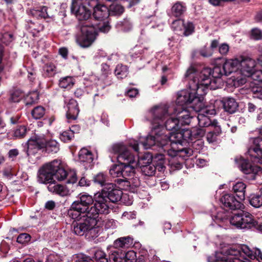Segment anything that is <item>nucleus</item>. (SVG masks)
I'll list each match as a JSON object with an SVG mask.
<instances>
[{
    "label": "nucleus",
    "instance_id": "aec40b11",
    "mask_svg": "<svg viewBox=\"0 0 262 262\" xmlns=\"http://www.w3.org/2000/svg\"><path fill=\"white\" fill-rule=\"evenodd\" d=\"M48 190L61 196H67L71 194V190L67 186L58 184L55 181L48 186Z\"/></svg>",
    "mask_w": 262,
    "mask_h": 262
},
{
    "label": "nucleus",
    "instance_id": "864d4df0",
    "mask_svg": "<svg viewBox=\"0 0 262 262\" xmlns=\"http://www.w3.org/2000/svg\"><path fill=\"white\" fill-rule=\"evenodd\" d=\"M13 39V35L11 33L6 32L0 35V41L6 45H8Z\"/></svg>",
    "mask_w": 262,
    "mask_h": 262
},
{
    "label": "nucleus",
    "instance_id": "69168bd1",
    "mask_svg": "<svg viewBox=\"0 0 262 262\" xmlns=\"http://www.w3.org/2000/svg\"><path fill=\"white\" fill-rule=\"evenodd\" d=\"M104 222L106 229H114L116 227V222L113 219H107Z\"/></svg>",
    "mask_w": 262,
    "mask_h": 262
},
{
    "label": "nucleus",
    "instance_id": "4c0bfd02",
    "mask_svg": "<svg viewBox=\"0 0 262 262\" xmlns=\"http://www.w3.org/2000/svg\"><path fill=\"white\" fill-rule=\"evenodd\" d=\"M78 200L86 207H91L95 203V195L93 198L91 195L86 194H80Z\"/></svg>",
    "mask_w": 262,
    "mask_h": 262
},
{
    "label": "nucleus",
    "instance_id": "774afa93",
    "mask_svg": "<svg viewBox=\"0 0 262 262\" xmlns=\"http://www.w3.org/2000/svg\"><path fill=\"white\" fill-rule=\"evenodd\" d=\"M254 97L262 100V87L257 86L252 89Z\"/></svg>",
    "mask_w": 262,
    "mask_h": 262
},
{
    "label": "nucleus",
    "instance_id": "f257e3e1",
    "mask_svg": "<svg viewBox=\"0 0 262 262\" xmlns=\"http://www.w3.org/2000/svg\"><path fill=\"white\" fill-rule=\"evenodd\" d=\"M170 109L171 108L167 105L162 104L154 107L149 111V114L152 117L151 121L153 124L151 134L146 138H140L139 141H130L129 146L135 151H138V145L140 142L145 149L157 146L160 152L163 151L165 155L170 157L171 158L179 157L178 148L175 149L174 147H171V144L174 143L170 140V136H167L164 133L165 129L163 126V121L171 113ZM172 109L174 110V108Z\"/></svg>",
    "mask_w": 262,
    "mask_h": 262
},
{
    "label": "nucleus",
    "instance_id": "a18cd8bd",
    "mask_svg": "<svg viewBox=\"0 0 262 262\" xmlns=\"http://www.w3.org/2000/svg\"><path fill=\"white\" fill-rule=\"evenodd\" d=\"M117 26L124 31H128L132 28V24L127 19H124L117 23Z\"/></svg>",
    "mask_w": 262,
    "mask_h": 262
},
{
    "label": "nucleus",
    "instance_id": "13d9d810",
    "mask_svg": "<svg viewBox=\"0 0 262 262\" xmlns=\"http://www.w3.org/2000/svg\"><path fill=\"white\" fill-rule=\"evenodd\" d=\"M23 96V94L20 91L16 90L11 94L10 100L13 102H18Z\"/></svg>",
    "mask_w": 262,
    "mask_h": 262
},
{
    "label": "nucleus",
    "instance_id": "a19ab883",
    "mask_svg": "<svg viewBox=\"0 0 262 262\" xmlns=\"http://www.w3.org/2000/svg\"><path fill=\"white\" fill-rule=\"evenodd\" d=\"M249 201L250 204L255 208H259L262 206V199L259 193L252 194L250 195Z\"/></svg>",
    "mask_w": 262,
    "mask_h": 262
},
{
    "label": "nucleus",
    "instance_id": "c9c22d12",
    "mask_svg": "<svg viewBox=\"0 0 262 262\" xmlns=\"http://www.w3.org/2000/svg\"><path fill=\"white\" fill-rule=\"evenodd\" d=\"M110 15H120L124 11V7L117 2H114L110 5L108 8Z\"/></svg>",
    "mask_w": 262,
    "mask_h": 262
},
{
    "label": "nucleus",
    "instance_id": "6e6d98bb",
    "mask_svg": "<svg viewBox=\"0 0 262 262\" xmlns=\"http://www.w3.org/2000/svg\"><path fill=\"white\" fill-rule=\"evenodd\" d=\"M129 181L130 183V191L134 192L136 189L140 185V181L137 177L129 179Z\"/></svg>",
    "mask_w": 262,
    "mask_h": 262
},
{
    "label": "nucleus",
    "instance_id": "1a4fd4ad",
    "mask_svg": "<svg viewBox=\"0 0 262 262\" xmlns=\"http://www.w3.org/2000/svg\"><path fill=\"white\" fill-rule=\"evenodd\" d=\"M230 224L237 228L250 229L254 227L255 220L252 214L242 210L234 213L229 219Z\"/></svg>",
    "mask_w": 262,
    "mask_h": 262
},
{
    "label": "nucleus",
    "instance_id": "5fc2aeb1",
    "mask_svg": "<svg viewBox=\"0 0 262 262\" xmlns=\"http://www.w3.org/2000/svg\"><path fill=\"white\" fill-rule=\"evenodd\" d=\"M183 27L184 28V35L189 36L194 32V27L192 23L188 22L186 24L184 23Z\"/></svg>",
    "mask_w": 262,
    "mask_h": 262
},
{
    "label": "nucleus",
    "instance_id": "c756f323",
    "mask_svg": "<svg viewBox=\"0 0 262 262\" xmlns=\"http://www.w3.org/2000/svg\"><path fill=\"white\" fill-rule=\"evenodd\" d=\"M197 120L198 121V124L200 127H209L211 128L213 127V124H214L215 122H217L215 120L211 121L208 116L203 113H199Z\"/></svg>",
    "mask_w": 262,
    "mask_h": 262
},
{
    "label": "nucleus",
    "instance_id": "7ed1b4c3",
    "mask_svg": "<svg viewBox=\"0 0 262 262\" xmlns=\"http://www.w3.org/2000/svg\"><path fill=\"white\" fill-rule=\"evenodd\" d=\"M197 91L188 90H182L178 94L177 102L179 105H190L196 111L206 116L214 115L216 113L214 106H204V98Z\"/></svg>",
    "mask_w": 262,
    "mask_h": 262
},
{
    "label": "nucleus",
    "instance_id": "bb28decb",
    "mask_svg": "<svg viewBox=\"0 0 262 262\" xmlns=\"http://www.w3.org/2000/svg\"><path fill=\"white\" fill-rule=\"evenodd\" d=\"M174 114L178 115V119L179 120V124L181 125H189L193 117L190 116L189 112L183 110L182 111L177 112V110H175Z\"/></svg>",
    "mask_w": 262,
    "mask_h": 262
},
{
    "label": "nucleus",
    "instance_id": "cd10ccee",
    "mask_svg": "<svg viewBox=\"0 0 262 262\" xmlns=\"http://www.w3.org/2000/svg\"><path fill=\"white\" fill-rule=\"evenodd\" d=\"M238 105L234 98H228L223 101L224 110L229 114L234 113L237 110Z\"/></svg>",
    "mask_w": 262,
    "mask_h": 262
},
{
    "label": "nucleus",
    "instance_id": "4d7b16f0",
    "mask_svg": "<svg viewBox=\"0 0 262 262\" xmlns=\"http://www.w3.org/2000/svg\"><path fill=\"white\" fill-rule=\"evenodd\" d=\"M179 157L185 158L189 157L192 154V150L190 148H178Z\"/></svg>",
    "mask_w": 262,
    "mask_h": 262
},
{
    "label": "nucleus",
    "instance_id": "de8ad7c7",
    "mask_svg": "<svg viewBox=\"0 0 262 262\" xmlns=\"http://www.w3.org/2000/svg\"><path fill=\"white\" fill-rule=\"evenodd\" d=\"M45 114V109L43 107L38 106L35 107L31 112L33 117L35 119H38L43 116Z\"/></svg>",
    "mask_w": 262,
    "mask_h": 262
},
{
    "label": "nucleus",
    "instance_id": "8fccbe9b",
    "mask_svg": "<svg viewBox=\"0 0 262 262\" xmlns=\"http://www.w3.org/2000/svg\"><path fill=\"white\" fill-rule=\"evenodd\" d=\"M178 158L168 159V165L172 170H178L182 167V162L178 160Z\"/></svg>",
    "mask_w": 262,
    "mask_h": 262
},
{
    "label": "nucleus",
    "instance_id": "e433bc0d",
    "mask_svg": "<svg viewBox=\"0 0 262 262\" xmlns=\"http://www.w3.org/2000/svg\"><path fill=\"white\" fill-rule=\"evenodd\" d=\"M75 84V80L71 76L62 77L59 80V86L63 89H70Z\"/></svg>",
    "mask_w": 262,
    "mask_h": 262
},
{
    "label": "nucleus",
    "instance_id": "79ce46f5",
    "mask_svg": "<svg viewBox=\"0 0 262 262\" xmlns=\"http://www.w3.org/2000/svg\"><path fill=\"white\" fill-rule=\"evenodd\" d=\"M123 164L114 165L110 169V174L113 178L122 177Z\"/></svg>",
    "mask_w": 262,
    "mask_h": 262
},
{
    "label": "nucleus",
    "instance_id": "dca6fc26",
    "mask_svg": "<svg viewBox=\"0 0 262 262\" xmlns=\"http://www.w3.org/2000/svg\"><path fill=\"white\" fill-rule=\"evenodd\" d=\"M235 162L245 174H256L261 170L259 167L252 165L247 160L243 158H235Z\"/></svg>",
    "mask_w": 262,
    "mask_h": 262
},
{
    "label": "nucleus",
    "instance_id": "9d476101",
    "mask_svg": "<svg viewBox=\"0 0 262 262\" xmlns=\"http://www.w3.org/2000/svg\"><path fill=\"white\" fill-rule=\"evenodd\" d=\"M262 135V126L260 129ZM248 159L255 163L262 164V138L257 137L252 139L251 145L246 153Z\"/></svg>",
    "mask_w": 262,
    "mask_h": 262
},
{
    "label": "nucleus",
    "instance_id": "c85d7f7f",
    "mask_svg": "<svg viewBox=\"0 0 262 262\" xmlns=\"http://www.w3.org/2000/svg\"><path fill=\"white\" fill-rule=\"evenodd\" d=\"M133 244V238L130 236L118 238L114 243V247L118 248H127Z\"/></svg>",
    "mask_w": 262,
    "mask_h": 262
},
{
    "label": "nucleus",
    "instance_id": "5701e85b",
    "mask_svg": "<svg viewBox=\"0 0 262 262\" xmlns=\"http://www.w3.org/2000/svg\"><path fill=\"white\" fill-rule=\"evenodd\" d=\"M93 7L94 8L93 16L96 20H103L107 18L110 15L108 8L105 5H97V3Z\"/></svg>",
    "mask_w": 262,
    "mask_h": 262
},
{
    "label": "nucleus",
    "instance_id": "6e6552de",
    "mask_svg": "<svg viewBox=\"0 0 262 262\" xmlns=\"http://www.w3.org/2000/svg\"><path fill=\"white\" fill-rule=\"evenodd\" d=\"M81 33L76 38L77 43L82 48L90 47L95 41L98 35L97 28L88 21L81 25Z\"/></svg>",
    "mask_w": 262,
    "mask_h": 262
},
{
    "label": "nucleus",
    "instance_id": "4468645a",
    "mask_svg": "<svg viewBox=\"0 0 262 262\" xmlns=\"http://www.w3.org/2000/svg\"><path fill=\"white\" fill-rule=\"evenodd\" d=\"M239 72L245 76L250 77L254 71L256 62L253 59L244 56H239Z\"/></svg>",
    "mask_w": 262,
    "mask_h": 262
},
{
    "label": "nucleus",
    "instance_id": "4be33fe9",
    "mask_svg": "<svg viewBox=\"0 0 262 262\" xmlns=\"http://www.w3.org/2000/svg\"><path fill=\"white\" fill-rule=\"evenodd\" d=\"M182 139L187 141L188 140H193L192 130H186L183 133L178 132L176 133H172L170 134V140L176 144L179 143L181 144Z\"/></svg>",
    "mask_w": 262,
    "mask_h": 262
},
{
    "label": "nucleus",
    "instance_id": "0eeeda50",
    "mask_svg": "<svg viewBox=\"0 0 262 262\" xmlns=\"http://www.w3.org/2000/svg\"><path fill=\"white\" fill-rule=\"evenodd\" d=\"M96 196L99 195V197L103 200V205H105V210H103L102 214H107L109 212V203H116L120 201L122 198V191L118 189L114 183L107 184L103 188L101 192L95 194Z\"/></svg>",
    "mask_w": 262,
    "mask_h": 262
},
{
    "label": "nucleus",
    "instance_id": "c03bdc74",
    "mask_svg": "<svg viewBox=\"0 0 262 262\" xmlns=\"http://www.w3.org/2000/svg\"><path fill=\"white\" fill-rule=\"evenodd\" d=\"M93 258L96 262H108V258H106L105 254L100 250H97L94 252Z\"/></svg>",
    "mask_w": 262,
    "mask_h": 262
},
{
    "label": "nucleus",
    "instance_id": "052dcab7",
    "mask_svg": "<svg viewBox=\"0 0 262 262\" xmlns=\"http://www.w3.org/2000/svg\"><path fill=\"white\" fill-rule=\"evenodd\" d=\"M184 26V21L181 19H177L172 23L171 28L173 30L178 31H182Z\"/></svg>",
    "mask_w": 262,
    "mask_h": 262
},
{
    "label": "nucleus",
    "instance_id": "393cba45",
    "mask_svg": "<svg viewBox=\"0 0 262 262\" xmlns=\"http://www.w3.org/2000/svg\"><path fill=\"white\" fill-rule=\"evenodd\" d=\"M164 125L166 130L171 131L168 135H166L169 137L171 133H176L181 128V125L179 124V120L177 118H169L164 123Z\"/></svg>",
    "mask_w": 262,
    "mask_h": 262
},
{
    "label": "nucleus",
    "instance_id": "3c124183",
    "mask_svg": "<svg viewBox=\"0 0 262 262\" xmlns=\"http://www.w3.org/2000/svg\"><path fill=\"white\" fill-rule=\"evenodd\" d=\"M74 137V133L71 130L64 131L60 134V139L64 142L71 140Z\"/></svg>",
    "mask_w": 262,
    "mask_h": 262
},
{
    "label": "nucleus",
    "instance_id": "680f3d73",
    "mask_svg": "<svg viewBox=\"0 0 262 262\" xmlns=\"http://www.w3.org/2000/svg\"><path fill=\"white\" fill-rule=\"evenodd\" d=\"M192 130L193 139L201 138L203 137L205 134V130L202 128V127L193 128Z\"/></svg>",
    "mask_w": 262,
    "mask_h": 262
},
{
    "label": "nucleus",
    "instance_id": "49530a36",
    "mask_svg": "<svg viewBox=\"0 0 262 262\" xmlns=\"http://www.w3.org/2000/svg\"><path fill=\"white\" fill-rule=\"evenodd\" d=\"M142 172L145 176H152L156 172V167L152 164H147V166H142L141 169Z\"/></svg>",
    "mask_w": 262,
    "mask_h": 262
},
{
    "label": "nucleus",
    "instance_id": "bf43d9fd",
    "mask_svg": "<svg viewBox=\"0 0 262 262\" xmlns=\"http://www.w3.org/2000/svg\"><path fill=\"white\" fill-rule=\"evenodd\" d=\"M199 53L204 57H209L212 55L213 51L209 47L204 46L199 50Z\"/></svg>",
    "mask_w": 262,
    "mask_h": 262
},
{
    "label": "nucleus",
    "instance_id": "603ef678",
    "mask_svg": "<svg viewBox=\"0 0 262 262\" xmlns=\"http://www.w3.org/2000/svg\"><path fill=\"white\" fill-rule=\"evenodd\" d=\"M151 161V156L149 155H147L140 158L138 163L141 169L142 166H147V164H152Z\"/></svg>",
    "mask_w": 262,
    "mask_h": 262
},
{
    "label": "nucleus",
    "instance_id": "f3484780",
    "mask_svg": "<svg viewBox=\"0 0 262 262\" xmlns=\"http://www.w3.org/2000/svg\"><path fill=\"white\" fill-rule=\"evenodd\" d=\"M242 253L241 260L250 262L246 258L244 257V254L250 258V259H256L259 262H262V253L258 249L253 250L250 249L248 246L244 245L241 248H239Z\"/></svg>",
    "mask_w": 262,
    "mask_h": 262
},
{
    "label": "nucleus",
    "instance_id": "e2e57ef3",
    "mask_svg": "<svg viewBox=\"0 0 262 262\" xmlns=\"http://www.w3.org/2000/svg\"><path fill=\"white\" fill-rule=\"evenodd\" d=\"M250 77L255 81L262 82V70L254 71Z\"/></svg>",
    "mask_w": 262,
    "mask_h": 262
},
{
    "label": "nucleus",
    "instance_id": "20e7f679",
    "mask_svg": "<svg viewBox=\"0 0 262 262\" xmlns=\"http://www.w3.org/2000/svg\"><path fill=\"white\" fill-rule=\"evenodd\" d=\"M95 195V203L91 207H86L82 204L80 201L77 200L72 204L69 213L72 218L78 220L82 217H91L98 216L102 214V211L105 210V205H103L102 199Z\"/></svg>",
    "mask_w": 262,
    "mask_h": 262
},
{
    "label": "nucleus",
    "instance_id": "423d86ee",
    "mask_svg": "<svg viewBox=\"0 0 262 262\" xmlns=\"http://www.w3.org/2000/svg\"><path fill=\"white\" fill-rule=\"evenodd\" d=\"M27 144L28 150L45 148L47 152L56 154L60 149V144L56 140L51 139L47 141L44 135H35L31 138L28 140Z\"/></svg>",
    "mask_w": 262,
    "mask_h": 262
},
{
    "label": "nucleus",
    "instance_id": "2f4dec72",
    "mask_svg": "<svg viewBox=\"0 0 262 262\" xmlns=\"http://www.w3.org/2000/svg\"><path fill=\"white\" fill-rule=\"evenodd\" d=\"M78 160L80 162L91 163L93 161L92 152L85 148L81 149L78 154Z\"/></svg>",
    "mask_w": 262,
    "mask_h": 262
},
{
    "label": "nucleus",
    "instance_id": "338daca9",
    "mask_svg": "<svg viewBox=\"0 0 262 262\" xmlns=\"http://www.w3.org/2000/svg\"><path fill=\"white\" fill-rule=\"evenodd\" d=\"M60 258L59 255L55 253H52L48 255L46 262H60Z\"/></svg>",
    "mask_w": 262,
    "mask_h": 262
},
{
    "label": "nucleus",
    "instance_id": "37998d69",
    "mask_svg": "<svg viewBox=\"0 0 262 262\" xmlns=\"http://www.w3.org/2000/svg\"><path fill=\"white\" fill-rule=\"evenodd\" d=\"M56 73V67L53 63L46 64L43 68V75L46 77H53Z\"/></svg>",
    "mask_w": 262,
    "mask_h": 262
},
{
    "label": "nucleus",
    "instance_id": "39448f33",
    "mask_svg": "<svg viewBox=\"0 0 262 262\" xmlns=\"http://www.w3.org/2000/svg\"><path fill=\"white\" fill-rule=\"evenodd\" d=\"M110 151L116 156L117 161L120 164H123L122 178L127 179V177L134 176L136 165L135 157L126 146L122 143H116L111 146Z\"/></svg>",
    "mask_w": 262,
    "mask_h": 262
},
{
    "label": "nucleus",
    "instance_id": "a878e982",
    "mask_svg": "<svg viewBox=\"0 0 262 262\" xmlns=\"http://www.w3.org/2000/svg\"><path fill=\"white\" fill-rule=\"evenodd\" d=\"M211 129V130L206 135L207 140L210 143L216 141L217 136L221 133V128L218 124V122H215Z\"/></svg>",
    "mask_w": 262,
    "mask_h": 262
},
{
    "label": "nucleus",
    "instance_id": "ea45409f",
    "mask_svg": "<svg viewBox=\"0 0 262 262\" xmlns=\"http://www.w3.org/2000/svg\"><path fill=\"white\" fill-rule=\"evenodd\" d=\"M115 74L118 78L122 79L126 77L128 74L127 67L122 64H118L115 70Z\"/></svg>",
    "mask_w": 262,
    "mask_h": 262
},
{
    "label": "nucleus",
    "instance_id": "f03ea898",
    "mask_svg": "<svg viewBox=\"0 0 262 262\" xmlns=\"http://www.w3.org/2000/svg\"><path fill=\"white\" fill-rule=\"evenodd\" d=\"M224 75L223 66H215L212 69L204 68L199 72L194 67L191 66L186 71L184 78L188 82L189 88L197 91L200 95L206 94V90L219 88L220 78Z\"/></svg>",
    "mask_w": 262,
    "mask_h": 262
},
{
    "label": "nucleus",
    "instance_id": "f704fd0d",
    "mask_svg": "<svg viewBox=\"0 0 262 262\" xmlns=\"http://www.w3.org/2000/svg\"><path fill=\"white\" fill-rule=\"evenodd\" d=\"M33 15L38 18H46L47 17H52L54 15L53 13L48 10V8L46 6H42L37 10H35L33 12Z\"/></svg>",
    "mask_w": 262,
    "mask_h": 262
},
{
    "label": "nucleus",
    "instance_id": "b1692460",
    "mask_svg": "<svg viewBox=\"0 0 262 262\" xmlns=\"http://www.w3.org/2000/svg\"><path fill=\"white\" fill-rule=\"evenodd\" d=\"M68 111L67 112V118L69 120H74L76 119L79 113L77 101L71 99L69 100L67 104Z\"/></svg>",
    "mask_w": 262,
    "mask_h": 262
},
{
    "label": "nucleus",
    "instance_id": "9b49d317",
    "mask_svg": "<svg viewBox=\"0 0 262 262\" xmlns=\"http://www.w3.org/2000/svg\"><path fill=\"white\" fill-rule=\"evenodd\" d=\"M58 163L56 161L43 165L38 170V181L42 184L49 185L55 181L53 179L54 176V168L57 167Z\"/></svg>",
    "mask_w": 262,
    "mask_h": 262
},
{
    "label": "nucleus",
    "instance_id": "a211bd4d",
    "mask_svg": "<svg viewBox=\"0 0 262 262\" xmlns=\"http://www.w3.org/2000/svg\"><path fill=\"white\" fill-rule=\"evenodd\" d=\"M78 221L79 222H75L72 224L73 232L77 235H85L89 229L88 223L90 221V217H83L82 220Z\"/></svg>",
    "mask_w": 262,
    "mask_h": 262
},
{
    "label": "nucleus",
    "instance_id": "6ab92c4d",
    "mask_svg": "<svg viewBox=\"0 0 262 262\" xmlns=\"http://www.w3.org/2000/svg\"><path fill=\"white\" fill-rule=\"evenodd\" d=\"M128 255L132 256L135 254L133 251L126 253L120 250L112 251L109 255L108 262H131L130 259L127 258Z\"/></svg>",
    "mask_w": 262,
    "mask_h": 262
},
{
    "label": "nucleus",
    "instance_id": "0e129e2a",
    "mask_svg": "<svg viewBox=\"0 0 262 262\" xmlns=\"http://www.w3.org/2000/svg\"><path fill=\"white\" fill-rule=\"evenodd\" d=\"M31 236L28 233H21L17 238V242L20 244H25L30 241Z\"/></svg>",
    "mask_w": 262,
    "mask_h": 262
},
{
    "label": "nucleus",
    "instance_id": "2eb2a0df",
    "mask_svg": "<svg viewBox=\"0 0 262 262\" xmlns=\"http://www.w3.org/2000/svg\"><path fill=\"white\" fill-rule=\"evenodd\" d=\"M220 201L222 207L229 210L239 209L242 207L243 204L235 196L231 194H225L222 196Z\"/></svg>",
    "mask_w": 262,
    "mask_h": 262
},
{
    "label": "nucleus",
    "instance_id": "473e14b6",
    "mask_svg": "<svg viewBox=\"0 0 262 262\" xmlns=\"http://www.w3.org/2000/svg\"><path fill=\"white\" fill-rule=\"evenodd\" d=\"M39 99V93L37 91L29 92L24 98V102L26 106H30L37 103Z\"/></svg>",
    "mask_w": 262,
    "mask_h": 262
},
{
    "label": "nucleus",
    "instance_id": "ddd939ff",
    "mask_svg": "<svg viewBox=\"0 0 262 262\" xmlns=\"http://www.w3.org/2000/svg\"><path fill=\"white\" fill-rule=\"evenodd\" d=\"M89 229L86 232L85 237L89 240H92L99 236L101 231L102 222L100 218L98 216L90 217V221L88 223Z\"/></svg>",
    "mask_w": 262,
    "mask_h": 262
},
{
    "label": "nucleus",
    "instance_id": "7c9ffc66",
    "mask_svg": "<svg viewBox=\"0 0 262 262\" xmlns=\"http://www.w3.org/2000/svg\"><path fill=\"white\" fill-rule=\"evenodd\" d=\"M92 180L96 185L103 187V188L111 183L108 182V176L103 172H99L94 175Z\"/></svg>",
    "mask_w": 262,
    "mask_h": 262
},
{
    "label": "nucleus",
    "instance_id": "58836bf2",
    "mask_svg": "<svg viewBox=\"0 0 262 262\" xmlns=\"http://www.w3.org/2000/svg\"><path fill=\"white\" fill-rule=\"evenodd\" d=\"M186 10V7L181 3H176L171 8V13L176 17H179L183 14Z\"/></svg>",
    "mask_w": 262,
    "mask_h": 262
},
{
    "label": "nucleus",
    "instance_id": "412c9836",
    "mask_svg": "<svg viewBox=\"0 0 262 262\" xmlns=\"http://www.w3.org/2000/svg\"><path fill=\"white\" fill-rule=\"evenodd\" d=\"M239 57L226 60L223 64L224 75L228 76L233 72L239 71Z\"/></svg>",
    "mask_w": 262,
    "mask_h": 262
},
{
    "label": "nucleus",
    "instance_id": "f8f14e48",
    "mask_svg": "<svg viewBox=\"0 0 262 262\" xmlns=\"http://www.w3.org/2000/svg\"><path fill=\"white\" fill-rule=\"evenodd\" d=\"M56 161L58 164L56 168H54V176L56 179L60 181L67 179V183L74 184L77 180L76 171L74 170H70L67 171L64 169L61 165V162L57 160Z\"/></svg>",
    "mask_w": 262,
    "mask_h": 262
},
{
    "label": "nucleus",
    "instance_id": "09e8293b",
    "mask_svg": "<svg viewBox=\"0 0 262 262\" xmlns=\"http://www.w3.org/2000/svg\"><path fill=\"white\" fill-rule=\"evenodd\" d=\"M27 132V127L24 125H20L14 130L13 135L16 138H21L26 135Z\"/></svg>",
    "mask_w": 262,
    "mask_h": 262
},
{
    "label": "nucleus",
    "instance_id": "72a5a7b5",
    "mask_svg": "<svg viewBox=\"0 0 262 262\" xmlns=\"http://www.w3.org/2000/svg\"><path fill=\"white\" fill-rule=\"evenodd\" d=\"M246 185L242 182H238L233 186V190L240 200L245 199Z\"/></svg>",
    "mask_w": 262,
    "mask_h": 262
}]
</instances>
